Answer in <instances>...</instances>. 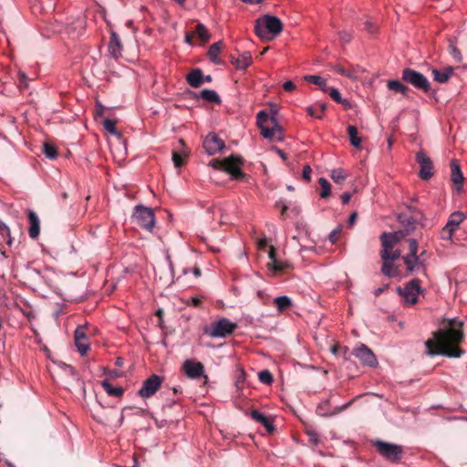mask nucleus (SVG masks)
I'll use <instances>...</instances> for the list:
<instances>
[{
  "label": "nucleus",
  "instance_id": "obj_12",
  "mask_svg": "<svg viewBox=\"0 0 467 467\" xmlns=\"http://www.w3.org/2000/svg\"><path fill=\"white\" fill-rule=\"evenodd\" d=\"M416 161L420 167V178L424 181L431 179L433 175V163L431 160L423 151H419L416 154Z\"/></svg>",
  "mask_w": 467,
  "mask_h": 467
},
{
  "label": "nucleus",
  "instance_id": "obj_63",
  "mask_svg": "<svg viewBox=\"0 0 467 467\" xmlns=\"http://www.w3.org/2000/svg\"><path fill=\"white\" fill-rule=\"evenodd\" d=\"M357 218H358V213H351L350 216H349V219H348V223L350 225H353L356 223Z\"/></svg>",
  "mask_w": 467,
  "mask_h": 467
},
{
  "label": "nucleus",
  "instance_id": "obj_25",
  "mask_svg": "<svg viewBox=\"0 0 467 467\" xmlns=\"http://www.w3.org/2000/svg\"><path fill=\"white\" fill-rule=\"evenodd\" d=\"M453 71L454 68L452 67H447L442 70L432 69L434 80L439 83H446L452 76Z\"/></svg>",
  "mask_w": 467,
  "mask_h": 467
},
{
  "label": "nucleus",
  "instance_id": "obj_8",
  "mask_svg": "<svg viewBox=\"0 0 467 467\" xmlns=\"http://www.w3.org/2000/svg\"><path fill=\"white\" fill-rule=\"evenodd\" d=\"M237 325L228 318L223 317L218 321L213 322L211 326L205 329V333L212 337H226L233 334Z\"/></svg>",
  "mask_w": 467,
  "mask_h": 467
},
{
  "label": "nucleus",
  "instance_id": "obj_58",
  "mask_svg": "<svg viewBox=\"0 0 467 467\" xmlns=\"http://www.w3.org/2000/svg\"><path fill=\"white\" fill-rule=\"evenodd\" d=\"M351 193L350 192H344L340 198L343 204H348L351 199Z\"/></svg>",
  "mask_w": 467,
  "mask_h": 467
},
{
  "label": "nucleus",
  "instance_id": "obj_46",
  "mask_svg": "<svg viewBox=\"0 0 467 467\" xmlns=\"http://www.w3.org/2000/svg\"><path fill=\"white\" fill-rule=\"evenodd\" d=\"M103 126L110 134L116 135L118 133L114 120L106 119L103 121Z\"/></svg>",
  "mask_w": 467,
  "mask_h": 467
},
{
  "label": "nucleus",
  "instance_id": "obj_41",
  "mask_svg": "<svg viewBox=\"0 0 467 467\" xmlns=\"http://www.w3.org/2000/svg\"><path fill=\"white\" fill-rule=\"evenodd\" d=\"M194 35L197 36L202 42H207L210 39V35L202 24H198L195 26Z\"/></svg>",
  "mask_w": 467,
  "mask_h": 467
},
{
  "label": "nucleus",
  "instance_id": "obj_31",
  "mask_svg": "<svg viewBox=\"0 0 467 467\" xmlns=\"http://www.w3.org/2000/svg\"><path fill=\"white\" fill-rule=\"evenodd\" d=\"M387 87L389 90H392L396 93H400L403 96H407L410 90L409 88L402 84L400 80H389Z\"/></svg>",
  "mask_w": 467,
  "mask_h": 467
},
{
  "label": "nucleus",
  "instance_id": "obj_43",
  "mask_svg": "<svg viewBox=\"0 0 467 467\" xmlns=\"http://www.w3.org/2000/svg\"><path fill=\"white\" fill-rule=\"evenodd\" d=\"M44 153L45 155L51 160H54L57 157V148L50 143L44 144Z\"/></svg>",
  "mask_w": 467,
  "mask_h": 467
},
{
  "label": "nucleus",
  "instance_id": "obj_52",
  "mask_svg": "<svg viewBox=\"0 0 467 467\" xmlns=\"http://www.w3.org/2000/svg\"><path fill=\"white\" fill-rule=\"evenodd\" d=\"M450 53L454 57V59H456L457 61L462 60L461 52L455 46H453V45L450 46Z\"/></svg>",
  "mask_w": 467,
  "mask_h": 467
},
{
  "label": "nucleus",
  "instance_id": "obj_36",
  "mask_svg": "<svg viewBox=\"0 0 467 467\" xmlns=\"http://www.w3.org/2000/svg\"><path fill=\"white\" fill-rule=\"evenodd\" d=\"M348 134L349 136L350 143L356 147L358 148L361 144V138L358 137V129L356 126L349 125L348 127Z\"/></svg>",
  "mask_w": 467,
  "mask_h": 467
},
{
  "label": "nucleus",
  "instance_id": "obj_57",
  "mask_svg": "<svg viewBox=\"0 0 467 467\" xmlns=\"http://www.w3.org/2000/svg\"><path fill=\"white\" fill-rule=\"evenodd\" d=\"M18 77H19V79H20V85L24 86L25 88L27 87V77L25 73L23 72H19L18 73Z\"/></svg>",
  "mask_w": 467,
  "mask_h": 467
},
{
  "label": "nucleus",
  "instance_id": "obj_53",
  "mask_svg": "<svg viewBox=\"0 0 467 467\" xmlns=\"http://www.w3.org/2000/svg\"><path fill=\"white\" fill-rule=\"evenodd\" d=\"M307 435L309 436V441L317 445L319 442V436L314 431H308Z\"/></svg>",
  "mask_w": 467,
  "mask_h": 467
},
{
  "label": "nucleus",
  "instance_id": "obj_2",
  "mask_svg": "<svg viewBox=\"0 0 467 467\" xmlns=\"http://www.w3.org/2000/svg\"><path fill=\"white\" fill-rule=\"evenodd\" d=\"M244 162V160L242 156L232 154L223 160L213 159L210 165L216 170L226 171L234 180L244 181L247 177L241 170Z\"/></svg>",
  "mask_w": 467,
  "mask_h": 467
},
{
  "label": "nucleus",
  "instance_id": "obj_60",
  "mask_svg": "<svg viewBox=\"0 0 467 467\" xmlns=\"http://www.w3.org/2000/svg\"><path fill=\"white\" fill-rule=\"evenodd\" d=\"M195 36L194 32H188L185 35V41L189 44L192 43V38Z\"/></svg>",
  "mask_w": 467,
  "mask_h": 467
},
{
  "label": "nucleus",
  "instance_id": "obj_6",
  "mask_svg": "<svg viewBox=\"0 0 467 467\" xmlns=\"http://www.w3.org/2000/svg\"><path fill=\"white\" fill-rule=\"evenodd\" d=\"M132 220L134 223L150 233L153 231L155 226L153 210L143 205L135 206Z\"/></svg>",
  "mask_w": 467,
  "mask_h": 467
},
{
  "label": "nucleus",
  "instance_id": "obj_27",
  "mask_svg": "<svg viewBox=\"0 0 467 467\" xmlns=\"http://www.w3.org/2000/svg\"><path fill=\"white\" fill-rule=\"evenodd\" d=\"M101 385H102V388L104 389V390L109 396L120 398V397H122V395L124 393V389L122 387H114L107 379L103 380Z\"/></svg>",
  "mask_w": 467,
  "mask_h": 467
},
{
  "label": "nucleus",
  "instance_id": "obj_26",
  "mask_svg": "<svg viewBox=\"0 0 467 467\" xmlns=\"http://www.w3.org/2000/svg\"><path fill=\"white\" fill-rule=\"evenodd\" d=\"M253 61L252 55L250 52H244L235 58L233 63L235 65L237 69H245L248 67Z\"/></svg>",
  "mask_w": 467,
  "mask_h": 467
},
{
  "label": "nucleus",
  "instance_id": "obj_50",
  "mask_svg": "<svg viewBox=\"0 0 467 467\" xmlns=\"http://www.w3.org/2000/svg\"><path fill=\"white\" fill-rule=\"evenodd\" d=\"M340 233H341V228L340 227H338L337 229L333 230L330 233V234H329V241L332 244L337 243L338 238H339Z\"/></svg>",
  "mask_w": 467,
  "mask_h": 467
},
{
  "label": "nucleus",
  "instance_id": "obj_49",
  "mask_svg": "<svg viewBox=\"0 0 467 467\" xmlns=\"http://www.w3.org/2000/svg\"><path fill=\"white\" fill-rule=\"evenodd\" d=\"M311 172H312L311 167L309 165H305L303 168V171H302V178L306 182H310Z\"/></svg>",
  "mask_w": 467,
  "mask_h": 467
},
{
  "label": "nucleus",
  "instance_id": "obj_14",
  "mask_svg": "<svg viewBox=\"0 0 467 467\" xmlns=\"http://www.w3.org/2000/svg\"><path fill=\"white\" fill-rule=\"evenodd\" d=\"M353 354L366 366L376 367L378 364L377 358L373 351L364 344L358 345L354 349Z\"/></svg>",
  "mask_w": 467,
  "mask_h": 467
},
{
  "label": "nucleus",
  "instance_id": "obj_30",
  "mask_svg": "<svg viewBox=\"0 0 467 467\" xmlns=\"http://www.w3.org/2000/svg\"><path fill=\"white\" fill-rule=\"evenodd\" d=\"M327 109L326 103H317L306 108L307 113L317 119H322L323 113Z\"/></svg>",
  "mask_w": 467,
  "mask_h": 467
},
{
  "label": "nucleus",
  "instance_id": "obj_47",
  "mask_svg": "<svg viewBox=\"0 0 467 467\" xmlns=\"http://www.w3.org/2000/svg\"><path fill=\"white\" fill-rule=\"evenodd\" d=\"M327 92H329V96L331 97V99L333 100H335L337 103H341L342 102L341 95H340L339 91L337 88H329L328 87V91Z\"/></svg>",
  "mask_w": 467,
  "mask_h": 467
},
{
  "label": "nucleus",
  "instance_id": "obj_32",
  "mask_svg": "<svg viewBox=\"0 0 467 467\" xmlns=\"http://www.w3.org/2000/svg\"><path fill=\"white\" fill-rule=\"evenodd\" d=\"M198 97L207 102H213L215 104L221 103V99H220L219 95L214 90H212V89L202 90Z\"/></svg>",
  "mask_w": 467,
  "mask_h": 467
},
{
  "label": "nucleus",
  "instance_id": "obj_55",
  "mask_svg": "<svg viewBox=\"0 0 467 467\" xmlns=\"http://www.w3.org/2000/svg\"><path fill=\"white\" fill-rule=\"evenodd\" d=\"M339 37H340L341 41L344 42V43H348L351 39L350 34L348 33L347 31H341L339 33Z\"/></svg>",
  "mask_w": 467,
  "mask_h": 467
},
{
  "label": "nucleus",
  "instance_id": "obj_51",
  "mask_svg": "<svg viewBox=\"0 0 467 467\" xmlns=\"http://www.w3.org/2000/svg\"><path fill=\"white\" fill-rule=\"evenodd\" d=\"M245 380V372L244 369H241L239 371V374L237 376V379H236V382H235V385L238 389H241L243 387V384Z\"/></svg>",
  "mask_w": 467,
  "mask_h": 467
},
{
  "label": "nucleus",
  "instance_id": "obj_17",
  "mask_svg": "<svg viewBox=\"0 0 467 467\" xmlns=\"http://www.w3.org/2000/svg\"><path fill=\"white\" fill-rule=\"evenodd\" d=\"M350 405V402L340 406V407H335L334 409H331L329 406V400H325L322 403H320L317 408V413L322 417H331L334 416L344 410H346Z\"/></svg>",
  "mask_w": 467,
  "mask_h": 467
},
{
  "label": "nucleus",
  "instance_id": "obj_45",
  "mask_svg": "<svg viewBox=\"0 0 467 467\" xmlns=\"http://www.w3.org/2000/svg\"><path fill=\"white\" fill-rule=\"evenodd\" d=\"M332 68L337 72L338 74L342 75V76H345L347 78H355V75L353 73L352 70L350 69H346L344 68L342 66L340 65H335L332 67Z\"/></svg>",
  "mask_w": 467,
  "mask_h": 467
},
{
  "label": "nucleus",
  "instance_id": "obj_38",
  "mask_svg": "<svg viewBox=\"0 0 467 467\" xmlns=\"http://www.w3.org/2000/svg\"><path fill=\"white\" fill-rule=\"evenodd\" d=\"M400 254H401V252L399 249H397V250L392 249V250H389V251H387V250L380 251L381 260H389V261L394 262L400 257Z\"/></svg>",
  "mask_w": 467,
  "mask_h": 467
},
{
  "label": "nucleus",
  "instance_id": "obj_56",
  "mask_svg": "<svg viewBox=\"0 0 467 467\" xmlns=\"http://www.w3.org/2000/svg\"><path fill=\"white\" fill-rule=\"evenodd\" d=\"M364 26H365V29H366L368 33H370V34L374 33V32H375V30H376L375 26H374V25H373V23H372V22H370V21H366V22L364 23Z\"/></svg>",
  "mask_w": 467,
  "mask_h": 467
},
{
  "label": "nucleus",
  "instance_id": "obj_19",
  "mask_svg": "<svg viewBox=\"0 0 467 467\" xmlns=\"http://www.w3.org/2000/svg\"><path fill=\"white\" fill-rule=\"evenodd\" d=\"M451 182L457 186V190L460 191L462 187L464 179L460 165L456 160H452L451 161Z\"/></svg>",
  "mask_w": 467,
  "mask_h": 467
},
{
  "label": "nucleus",
  "instance_id": "obj_59",
  "mask_svg": "<svg viewBox=\"0 0 467 467\" xmlns=\"http://www.w3.org/2000/svg\"><path fill=\"white\" fill-rule=\"evenodd\" d=\"M275 248L273 245H271L268 253V256L271 259V262L277 260L275 257Z\"/></svg>",
  "mask_w": 467,
  "mask_h": 467
},
{
  "label": "nucleus",
  "instance_id": "obj_9",
  "mask_svg": "<svg viewBox=\"0 0 467 467\" xmlns=\"http://www.w3.org/2000/svg\"><path fill=\"white\" fill-rule=\"evenodd\" d=\"M409 243V254L402 257L404 264L406 265L407 271L413 272L415 268L423 264L421 257L424 254L422 252L420 255L417 254L419 244L414 238L407 240Z\"/></svg>",
  "mask_w": 467,
  "mask_h": 467
},
{
  "label": "nucleus",
  "instance_id": "obj_44",
  "mask_svg": "<svg viewBox=\"0 0 467 467\" xmlns=\"http://www.w3.org/2000/svg\"><path fill=\"white\" fill-rule=\"evenodd\" d=\"M259 380L264 384H271L273 382V376L269 370H262L258 373Z\"/></svg>",
  "mask_w": 467,
  "mask_h": 467
},
{
  "label": "nucleus",
  "instance_id": "obj_22",
  "mask_svg": "<svg viewBox=\"0 0 467 467\" xmlns=\"http://www.w3.org/2000/svg\"><path fill=\"white\" fill-rule=\"evenodd\" d=\"M186 80L191 87L199 88L204 82V76L200 68H194L187 75Z\"/></svg>",
  "mask_w": 467,
  "mask_h": 467
},
{
  "label": "nucleus",
  "instance_id": "obj_18",
  "mask_svg": "<svg viewBox=\"0 0 467 467\" xmlns=\"http://www.w3.org/2000/svg\"><path fill=\"white\" fill-rule=\"evenodd\" d=\"M29 223L28 234L32 239H36L40 233V220L38 215L32 210L27 211Z\"/></svg>",
  "mask_w": 467,
  "mask_h": 467
},
{
  "label": "nucleus",
  "instance_id": "obj_4",
  "mask_svg": "<svg viewBox=\"0 0 467 467\" xmlns=\"http://www.w3.org/2000/svg\"><path fill=\"white\" fill-rule=\"evenodd\" d=\"M256 123L264 138L283 140V129L275 116L269 117L265 110H261L257 113Z\"/></svg>",
  "mask_w": 467,
  "mask_h": 467
},
{
  "label": "nucleus",
  "instance_id": "obj_11",
  "mask_svg": "<svg viewBox=\"0 0 467 467\" xmlns=\"http://www.w3.org/2000/svg\"><path fill=\"white\" fill-rule=\"evenodd\" d=\"M161 378L158 375H151L146 380L143 381L141 389L138 394L141 398H150L153 396L161 386Z\"/></svg>",
  "mask_w": 467,
  "mask_h": 467
},
{
  "label": "nucleus",
  "instance_id": "obj_3",
  "mask_svg": "<svg viewBox=\"0 0 467 467\" xmlns=\"http://www.w3.org/2000/svg\"><path fill=\"white\" fill-rule=\"evenodd\" d=\"M283 30V23L274 16L265 15L256 20L254 32L264 40H272Z\"/></svg>",
  "mask_w": 467,
  "mask_h": 467
},
{
  "label": "nucleus",
  "instance_id": "obj_15",
  "mask_svg": "<svg viewBox=\"0 0 467 467\" xmlns=\"http://www.w3.org/2000/svg\"><path fill=\"white\" fill-rule=\"evenodd\" d=\"M182 369L185 375L192 379H197L204 373V366L202 363L192 359H186L182 364Z\"/></svg>",
  "mask_w": 467,
  "mask_h": 467
},
{
  "label": "nucleus",
  "instance_id": "obj_34",
  "mask_svg": "<svg viewBox=\"0 0 467 467\" xmlns=\"http://www.w3.org/2000/svg\"><path fill=\"white\" fill-rule=\"evenodd\" d=\"M267 265L269 269L275 272V274L283 273L291 267V265L288 263L282 262L279 260L269 262Z\"/></svg>",
  "mask_w": 467,
  "mask_h": 467
},
{
  "label": "nucleus",
  "instance_id": "obj_37",
  "mask_svg": "<svg viewBox=\"0 0 467 467\" xmlns=\"http://www.w3.org/2000/svg\"><path fill=\"white\" fill-rule=\"evenodd\" d=\"M222 47H223V42L222 41H218L216 43H213L209 50H208V57H210V59L214 62V63H218V56L222 50Z\"/></svg>",
  "mask_w": 467,
  "mask_h": 467
},
{
  "label": "nucleus",
  "instance_id": "obj_62",
  "mask_svg": "<svg viewBox=\"0 0 467 467\" xmlns=\"http://www.w3.org/2000/svg\"><path fill=\"white\" fill-rule=\"evenodd\" d=\"M274 150L276 151V153L284 160L285 161L287 159V156L286 154L280 149L276 148V147H274L273 148Z\"/></svg>",
  "mask_w": 467,
  "mask_h": 467
},
{
  "label": "nucleus",
  "instance_id": "obj_29",
  "mask_svg": "<svg viewBox=\"0 0 467 467\" xmlns=\"http://www.w3.org/2000/svg\"><path fill=\"white\" fill-rule=\"evenodd\" d=\"M304 79L308 83H312V84L318 86L320 88V89L324 92L328 91V86L327 84V81L319 76L306 75L304 77Z\"/></svg>",
  "mask_w": 467,
  "mask_h": 467
},
{
  "label": "nucleus",
  "instance_id": "obj_24",
  "mask_svg": "<svg viewBox=\"0 0 467 467\" xmlns=\"http://www.w3.org/2000/svg\"><path fill=\"white\" fill-rule=\"evenodd\" d=\"M250 415L253 420L261 423L266 429V431L268 432L274 431L275 427L272 423V420L269 418H267L265 415H264L263 413L259 412L256 410H252Z\"/></svg>",
  "mask_w": 467,
  "mask_h": 467
},
{
  "label": "nucleus",
  "instance_id": "obj_20",
  "mask_svg": "<svg viewBox=\"0 0 467 467\" xmlns=\"http://www.w3.org/2000/svg\"><path fill=\"white\" fill-rule=\"evenodd\" d=\"M398 221L401 226V230H404L408 235L415 231L416 220L412 216L400 213L398 216Z\"/></svg>",
  "mask_w": 467,
  "mask_h": 467
},
{
  "label": "nucleus",
  "instance_id": "obj_16",
  "mask_svg": "<svg viewBox=\"0 0 467 467\" xmlns=\"http://www.w3.org/2000/svg\"><path fill=\"white\" fill-rule=\"evenodd\" d=\"M75 345L78 350V352L84 356L87 354L89 344L88 339L87 337V327L86 326H78L75 330Z\"/></svg>",
  "mask_w": 467,
  "mask_h": 467
},
{
  "label": "nucleus",
  "instance_id": "obj_48",
  "mask_svg": "<svg viewBox=\"0 0 467 467\" xmlns=\"http://www.w3.org/2000/svg\"><path fill=\"white\" fill-rule=\"evenodd\" d=\"M392 237L397 241V244L403 238H405L408 234L404 230H399L393 233H389Z\"/></svg>",
  "mask_w": 467,
  "mask_h": 467
},
{
  "label": "nucleus",
  "instance_id": "obj_54",
  "mask_svg": "<svg viewBox=\"0 0 467 467\" xmlns=\"http://www.w3.org/2000/svg\"><path fill=\"white\" fill-rule=\"evenodd\" d=\"M283 88L285 91L291 92L296 89V85L292 81L288 80L283 84Z\"/></svg>",
  "mask_w": 467,
  "mask_h": 467
},
{
  "label": "nucleus",
  "instance_id": "obj_39",
  "mask_svg": "<svg viewBox=\"0 0 467 467\" xmlns=\"http://www.w3.org/2000/svg\"><path fill=\"white\" fill-rule=\"evenodd\" d=\"M188 157V153L183 151L182 153L173 150L172 151V161L176 168H180L185 164V160Z\"/></svg>",
  "mask_w": 467,
  "mask_h": 467
},
{
  "label": "nucleus",
  "instance_id": "obj_35",
  "mask_svg": "<svg viewBox=\"0 0 467 467\" xmlns=\"http://www.w3.org/2000/svg\"><path fill=\"white\" fill-rule=\"evenodd\" d=\"M274 303L278 311L283 312L292 306L291 299L286 296L275 297Z\"/></svg>",
  "mask_w": 467,
  "mask_h": 467
},
{
  "label": "nucleus",
  "instance_id": "obj_33",
  "mask_svg": "<svg viewBox=\"0 0 467 467\" xmlns=\"http://www.w3.org/2000/svg\"><path fill=\"white\" fill-rule=\"evenodd\" d=\"M382 250H392L397 244V241L392 237L389 233H383L380 235Z\"/></svg>",
  "mask_w": 467,
  "mask_h": 467
},
{
  "label": "nucleus",
  "instance_id": "obj_21",
  "mask_svg": "<svg viewBox=\"0 0 467 467\" xmlns=\"http://www.w3.org/2000/svg\"><path fill=\"white\" fill-rule=\"evenodd\" d=\"M463 218V213L460 212H456L451 214L447 223L445 224V232H448L449 235H452L460 223L462 222Z\"/></svg>",
  "mask_w": 467,
  "mask_h": 467
},
{
  "label": "nucleus",
  "instance_id": "obj_28",
  "mask_svg": "<svg viewBox=\"0 0 467 467\" xmlns=\"http://www.w3.org/2000/svg\"><path fill=\"white\" fill-rule=\"evenodd\" d=\"M394 262L389 260H382L381 272L384 275L389 277H394L399 275L398 267L394 266Z\"/></svg>",
  "mask_w": 467,
  "mask_h": 467
},
{
  "label": "nucleus",
  "instance_id": "obj_23",
  "mask_svg": "<svg viewBox=\"0 0 467 467\" xmlns=\"http://www.w3.org/2000/svg\"><path fill=\"white\" fill-rule=\"evenodd\" d=\"M109 50V53L116 58L121 56L122 45L119 36L115 32H112L110 35Z\"/></svg>",
  "mask_w": 467,
  "mask_h": 467
},
{
  "label": "nucleus",
  "instance_id": "obj_61",
  "mask_svg": "<svg viewBox=\"0 0 467 467\" xmlns=\"http://www.w3.org/2000/svg\"><path fill=\"white\" fill-rule=\"evenodd\" d=\"M191 302H192V305L195 307H198L202 305V300L198 297H192Z\"/></svg>",
  "mask_w": 467,
  "mask_h": 467
},
{
  "label": "nucleus",
  "instance_id": "obj_5",
  "mask_svg": "<svg viewBox=\"0 0 467 467\" xmlns=\"http://www.w3.org/2000/svg\"><path fill=\"white\" fill-rule=\"evenodd\" d=\"M373 447L380 456L392 462H400L404 454L402 446L379 440L373 441Z\"/></svg>",
  "mask_w": 467,
  "mask_h": 467
},
{
  "label": "nucleus",
  "instance_id": "obj_10",
  "mask_svg": "<svg viewBox=\"0 0 467 467\" xmlns=\"http://www.w3.org/2000/svg\"><path fill=\"white\" fill-rule=\"evenodd\" d=\"M420 282L413 279L404 288L398 287V293L404 298L406 304L415 305L418 302V295L420 293Z\"/></svg>",
  "mask_w": 467,
  "mask_h": 467
},
{
  "label": "nucleus",
  "instance_id": "obj_64",
  "mask_svg": "<svg viewBox=\"0 0 467 467\" xmlns=\"http://www.w3.org/2000/svg\"><path fill=\"white\" fill-rule=\"evenodd\" d=\"M451 236L452 235H449V233L448 232H445V226L442 228V231H441V237L442 239H445V240H451Z\"/></svg>",
  "mask_w": 467,
  "mask_h": 467
},
{
  "label": "nucleus",
  "instance_id": "obj_7",
  "mask_svg": "<svg viewBox=\"0 0 467 467\" xmlns=\"http://www.w3.org/2000/svg\"><path fill=\"white\" fill-rule=\"evenodd\" d=\"M401 79L425 93H429L431 89V83L428 78L420 72L412 68H404L402 70Z\"/></svg>",
  "mask_w": 467,
  "mask_h": 467
},
{
  "label": "nucleus",
  "instance_id": "obj_42",
  "mask_svg": "<svg viewBox=\"0 0 467 467\" xmlns=\"http://www.w3.org/2000/svg\"><path fill=\"white\" fill-rule=\"evenodd\" d=\"M331 178L334 181V182L340 184L346 180L347 175L344 170L335 169L331 172Z\"/></svg>",
  "mask_w": 467,
  "mask_h": 467
},
{
  "label": "nucleus",
  "instance_id": "obj_40",
  "mask_svg": "<svg viewBox=\"0 0 467 467\" xmlns=\"http://www.w3.org/2000/svg\"><path fill=\"white\" fill-rule=\"evenodd\" d=\"M318 183L321 187L320 197L323 199L327 198L331 193V185L325 178H320Z\"/></svg>",
  "mask_w": 467,
  "mask_h": 467
},
{
  "label": "nucleus",
  "instance_id": "obj_13",
  "mask_svg": "<svg viewBox=\"0 0 467 467\" xmlns=\"http://www.w3.org/2000/svg\"><path fill=\"white\" fill-rule=\"evenodd\" d=\"M202 147L209 155H214L222 150L225 144L217 134L211 132L203 140Z\"/></svg>",
  "mask_w": 467,
  "mask_h": 467
},
{
  "label": "nucleus",
  "instance_id": "obj_1",
  "mask_svg": "<svg viewBox=\"0 0 467 467\" xmlns=\"http://www.w3.org/2000/svg\"><path fill=\"white\" fill-rule=\"evenodd\" d=\"M463 324L455 319L450 320L448 327L432 333L433 339L425 342L429 356L442 355L448 358H460L464 351L458 346L463 341Z\"/></svg>",
  "mask_w": 467,
  "mask_h": 467
}]
</instances>
